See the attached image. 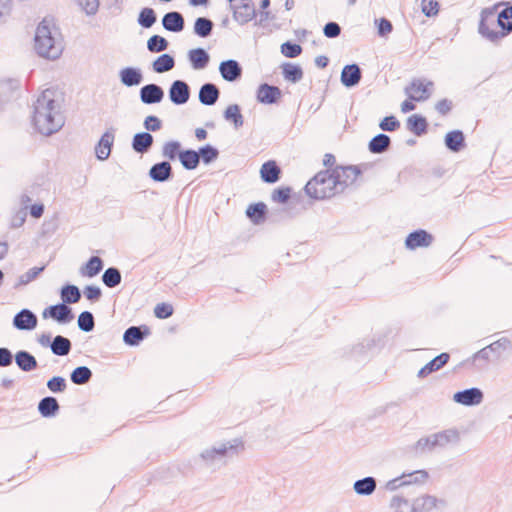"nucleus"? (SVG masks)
<instances>
[{"mask_svg": "<svg viewBox=\"0 0 512 512\" xmlns=\"http://www.w3.org/2000/svg\"><path fill=\"white\" fill-rule=\"evenodd\" d=\"M64 101L65 93L57 87L47 88L37 99L33 123L41 134L50 135L62 126L61 106Z\"/></svg>", "mask_w": 512, "mask_h": 512, "instance_id": "1", "label": "nucleus"}, {"mask_svg": "<svg viewBox=\"0 0 512 512\" xmlns=\"http://www.w3.org/2000/svg\"><path fill=\"white\" fill-rule=\"evenodd\" d=\"M349 170L347 167L336 166L333 169L318 172L305 186L307 195L317 200L333 197L338 192V187L346 185L345 177Z\"/></svg>", "mask_w": 512, "mask_h": 512, "instance_id": "2", "label": "nucleus"}, {"mask_svg": "<svg viewBox=\"0 0 512 512\" xmlns=\"http://www.w3.org/2000/svg\"><path fill=\"white\" fill-rule=\"evenodd\" d=\"M59 32L52 18H44L36 27L34 48L36 52L46 58H56L60 53L58 45Z\"/></svg>", "mask_w": 512, "mask_h": 512, "instance_id": "3", "label": "nucleus"}, {"mask_svg": "<svg viewBox=\"0 0 512 512\" xmlns=\"http://www.w3.org/2000/svg\"><path fill=\"white\" fill-rule=\"evenodd\" d=\"M500 31H502V28L500 27L499 17L496 9H484L481 12L479 32L489 39H497L503 37Z\"/></svg>", "mask_w": 512, "mask_h": 512, "instance_id": "4", "label": "nucleus"}, {"mask_svg": "<svg viewBox=\"0 0 512 512\" xmlns=\"http://www.w3.org/2000/svg\"><path fill=\"white\" fill-rule=\"evenodd\" d=\"M234 19L245 24L255 17V8L252 0H234L232 3Z\"/></svg>", "mask_w": 512, "mask_h": 512, "instance_id": "5", "label": "nucleus"}, {"mask_svg": "<svg viewBox=\"0 0 512 512\" xmlns=\"http://www.w3.org/2000/svg\"><path fill=\"white\" fill-rule=\"evenodd\" d=\"M431 85L432 83L430 82L424 83L422 80H414L406 87L405 93L416 102L424 101L430 96L429 86Z\"/></svg>", "mask_w": 512, "mask_h": 512, "instance_id": "6", "label": "nucleus"}, {"mask_svg": "<svg viewBox=\"0 0 512 512\" xmlns=\"http://www.w3.org/2000/svg\"><path fill=\"white\" fill-rule=\"evenodd\" d=\"M42 316L44 319L52 318L58 322H70L73 319V315L71 314V309L65 304H58L47 307Z\"/></svg>", "mask_w": 512, "mask_h": 512, "instance_id": "7", "label": "nucleus"}, {"mask_svg": "<svg viewBox=\"0 0 512 512\" xmlns=\"http://www.w3.org/2000/svg\"><path fill=\"white\" fill-rule=\"evenodd\" d=\"M433 241V236L425 230H417L410 233L406 240L405 245L408 249L414 250L421 247H428Z\"/></svg>", "mask_w": 512, "mask_h": 512, "instance_id": "8", "label": "nucleus"}, {"mask_svg": "<svg viewBox=\"0 0 512 512\" xmlns=\"http://www.w3.org/2000/svg\"><path fill=\"white\" fill-rule=\"evenodd\" d=\"M281 95V90L278 87L268 84H261L256 93L257 100L263 104L276 103Z\"/></svg>", "mask_w": 512, "mask_h": 512, "instance_id": "9", "label": "nucleus"}, {"mask_svg": "<svg viewBox=\"0 0 512 512\" xmlns=\"http://www.w3.org/2000/svg\"><path fill=\"white\" fill-rule=\"evenodd\" d=\"M169 96L171 101L177 105L186 103L190 96L188 85L180 80L173 82L170 87Z\"/></svg>", "mask_w": 512, "mask_h": 512, "instance_id": "10", "label": "nucleus"}, {"mask_svg": "<svg viewBox=\"0 0 512 512\" xmlns=\"http://www.w3.org/2000/svg\"><path fill=\"white\" fill-rule=\"evenodd\" d=\"M454 400L465 406L479 404L483 399L482 392L477 388L467 389L454 394Z\"/></svg>", "mask_w": 512, "mask_h": 512, "instance_id": "11", "label": "nucleus"}, {"mask_svg": "<svg viewBox=\"0 0 512 512\" xmlns=\"http://www.w3.org/2000/svg\"><path fill=\"white\" fill-rule=\"evenodd\" d=\"M113 141L114 135L110 132H105L101 136L98 144L95 147V153L99 160H106L109 157Z\"/></svg>", "mask_w": 512, "mask_h": 512, "instance_id": "12", "label": "nucleus"}, {"mask_svg": "<svg viewBox=\"0 0 512 512\" xmlns=\"http://www.w3.org/2000/svg\"><path fill=\"white\" fill-rule=\"evenodd\" d=\"M449 359L450 356L448 353H441L430 362H428L424 367H422L418 372V376L422 378L427 377L432 372L442 368L449 361Z\"/></svg>", "mask_w": 512, "mask_h": 512, "instance_id": "13", "label": "nucleus"}, {"mask_svg": "<svg viewBox=\"0 0 512 512\" xmlns=\"http://www.w3.org/2000/svg\"><path fill=\"white\" fill-rule=\"evenodd\" d=\"M14 325L21 330H31L36 327L37 319L32 312L23 310L15 316Z\"/></svg>", "mask_w": 512, "mask_h": 512, "instance_id": "14", "label": "nucleus"}, {"mask_svg": "<svg viewBox=\"0 0 512 512\" xmlns=\"http://www.w3.org/2000/svg\"><path fill=\"white\" fill-rule=\"evenodd\" d=\"M220 73L227 81H234L241 75V68L235 60H227L220 64Z\"/></svg>", "mask_w": 512, "mask_h": 512, "instance_id": "15", "label": "nucleus"}, {"mask_svg": "<svg viewBox=\"0 0 512 512\" xmlns=\"http://www.w3.org/2000/svg\"><path fill=\"white\" fill-rule=\"evenodd\" d=\"M361 78V72L357 65H347L343 68L341 73V81L342 83L347 86L351 87L356 85Z\"/></svg>", "mask_w": 512, "mask_h": 512, "instance_id": "16", "label": "nucleus"}, {"mask_svg": "<svg viewBox=\"0 0 512 512\" xmlns=\"http://www.w3.org/2000/svg\"><path fill=\"white\" fill-rule=\"evenodd\" d=\"M280 168L275 161L264 163L260 169L261 178L267 183H275L279 180Z\"/></svg>", "mask_w": 512, "mask_h": 512, "instance_id": "17", "label": "nucleus"}, {"mask_svg": "<svg viewBox=\"0 0 512 512\" xmlns=\"http://www.w3.org/2000/svg\"><path fill=\"white\" fill-rule=\"evenodd\" d=\"M162 98L163 91L155 84L146 85L141 89V99L144 103H157L161 101Z\"/></svg>", "mask_w": 512, "mask_h": 512, "instance_id": "18", "label": "nucleus"}, {"mask_svg": "<svg viewBox=\"0 0 512 512\" xmlns=\"http://www.w3.org/2000/svg\"><path fill=\"white\" fill-rule=\"evenodd\" d=\"M163 26L165 29L173 32H179L184 27V20L180 13L169 12L163 17Z\"/></svg>", "mask_w": 512, "mask_h": 512, "instance_id": "19", "label": "nucleus"}, {"mask_svg": "<svg viewBox=\"0 0 512 512\" xmlns=\"http://www.w3.org/2000/svg\"><path fill=\"white\" fill-rule=\"evenodd\" d=\"M445 144L450 150L454 152L460 151L465 146V138L463 133L460 130H453L448 132L445 136Z\"/></svg>", "mask_w": 512, "mask_h": 512, "instance_id": "20", "label": "nucleus"}, {"mask_svg": "<svg viewBox=\"0 0 512 512\" xmlns=\"http://www.w3.org/2000/svg\"><path fill=\"white\" fill-rule=\"evenodd\" d=\"M428 127V123L426 119L418 114L411 115L407 119V128L413 134L420 136L426 133Z\"/></svg>", "mask_w": 512, "mask_h": 512, "instance_id": "21", "label": "nucleus"}, {"mask_svg": "<svg viewBox=\"0 0 512 512\" xmlns=\"http://www.w3.org/2000/svg\"><path fill=\"white\" fill-rule=\"evenodd\" d=\"M219 97V91L213 84H205L199 92V100L202 104L213 105Z\"/></svg>", "mask_w": 512, "mask_h": 512, "instance_id": "22", "label": "nucleus"}, {"mask_svg": "<svg viewBox=\"0 0 512 512\" xmlns=\"http://www.w3.org/2000/svg\"><path fill=\"white\" fill-rule=\"evenodd\" d=\"M267 206L262 203H255L248 206L246 215L254 224H260L265 220Z\"/></svg>", "mask_w": 512, "mask_h": 512, "instance_id": "23", "label": "nucleus"}, {"mask_svg": "<svg viewBox=\"0 0 512 512\" xmlns=\"http://www.w3.org/2000/svg\"><path fill=\"white\" fill-rule=\"evenodd\" d=\"M189 60L194 69H203L209 62V55L202 48L193 49L189 52Z\"/></svg>", "mask_w": 512, "mask_h": 512, "instance_id": "24", "label": "nucleus"}, {"mask_svg": "<svg viewBox=\"0 0 512 512\" xmlns=\"http://www.w3.org/2000/svg\"><path fill=\"white\" fill-rule=\"evenodd\" d=\"M103 268L102 260L98 256L91 257L81 268V274L84 277L92 278L96 276Z\"/></svg>", "mask_w": 512, "mask_h": 512, "instance_id": "25", "label": "nucleus"}, {"mask_svg": "<svg viewBox=\"0 0 512 512\" xmlns=\"http://www.w3.org/2000/svg\"><path fill=\"white\" fill-rule=\"evenodd\" d=\"M171 165L168 162L155 164L150 169V176L155 181H165L170 177Z\"/></svg>", "mask_w": 512, "mask_h": 512, "instance_id": "26", "label": "nucleus"}, {"mask_svg": "<svg viewBox=\"0 0 512 512\" xmlns=\"http://www.w3.org/2000/svg\"><path fill=\"white\" fill-rule=\"evenodd\" d=\"M15 360L19 368L23 371H31L37 367L35 357L25 351L18 352L15 356Z\"/></svg>", "mask_w": 512, "mask_h": 512, "instance_id": "27", "label": "nucleus"}, {"mask_svg": "<svg viewBox=\"0 0 512 512\" xmlns=\"http://www.w3.org/2000/svg\"><path fill=\"white\" fill-rule=\"evenodd\" d=\"M153 143V137L149 133H138L133 138V149L136 152L143 153L149 149Z\"/></svg>", "mask_w": 512, "mask_h": 512, "instance_id": "28", "label": "nucleus"}, {"mask_svg": "<svg viewBox=\"0 0 512 512\" xmlns=\"http://www.w3.org/2000/svg\"><path fill=\"white\" fill-rule=\"evenodd\" d=\"M390 142V138L387 135L378 134L371 139L368 147L372 153H382L389 147Z\"/></svg>", "mask_w": 512, "mask_h": 512, "instance_id": "29", "label": "nucleus"}, {"mask_svg": "<svg viewBox=\"0 0 512 512\" xmlns=\"http://www.w3.org/2000/svg\"><path fill=\"white\" fill-rule=\"evenodd\" d=\"M500 27L502 28L503 37L512 31V6L503 9L498 13Z\"/></svg>", "mask_w": 512, "mask_h": 512, "instance_id": "30", "label": "nucleus"}, {"mask_svg": "<svg viewBox=\"0 0 512 512\" xmlns=\"http://www.w3.org/2000/svg\"><path fill=\"white\" fill-rule=\"evenodd\" d=\"M38 409L42 416L48 417L59 409V405L55 398L46 397L40 401Z\"/></svg>", "mask_w": 512, "mask_h": 512, "instance_id": "31", "label": "nucleus"}, {"mask_svg": "<svg viewBox=\"0 0 512 512\" xmlns=\"http://www.w3.org/2000/svg\"><path fill=\"white\" fill-rule=\"evenodd\" d=\"M282 71L284 78L293 83L300 81L301 78L303 77L302 69L295 64H284L282 67Z\"/></svg>", "mask_w": 512, "mask_h": 512, "instance_id": "32", "label": "nucleus"}, {"mask_svg": "<svg viewBox=\"0 0 512 512\" xmlns=\"http://www.w3.org/2000/svg\"><path fill=\"white\" fill-rule=\"evenodd\" d=\"M179 160L186 169L192 170L199 164V154L194 150L182 151Z\"/></svg>", "mask_w": 512, "mask_h": 512, "instance_id": "33", "label": "nucleus"}, {"mask_svg": "<svg viewBox=\"0 0 512 512\" xmlns=\"http://www.w3.org/2000/svg\"><path fill=\"white\" fill-rule=\"evenodd\" d=\"M174 67V59L168 54H162L153 63V69L157 73H163Z\"/></svg>", "mask_w": 512, "mask_h": 512, "instance_id": "34", "label": "nucleus"}, {"mask_svg": "<svg viewBox=\"0 0 512 512\" xmlns=\"http://www.w3.org/2000/svg\"><path fill=\"white\" fill-rule=\"evenodd\" d=\"M71 343L67 338H64L62 336L55 337L54 341L52 342L51 349L54 354L59 356L67 355L70 351Z\"/></svg>", "mask_w": 512, "mask_h": 512, "instance_id": "35", "label": "nucleus"}, {"mask_svg": "<svg viewBox=\"0 0 512 512\" xmlns=\"http://www.w3.org/2000/svg\"><path fill=\"white\" fill-rule=\"evenodd\" d=\"M376 488V482L373 478L367 477L362 480H358L354 484V489L356 493L361 495H369Z\"/></svg>", "mask_w": 512, "mask_h": 512, "instance_id": "36", "label": "nucleus"}, {"mask_svg": "<svg viewBox=\"0 0 512 512\" xmlns=\"http://www.w3.org/2000/svg\"><path fill=\"white\" fill-rule=\"evenodd\" d=\"M121 80L127 86L138 85L141 81V74L133 68H125L121 71Z\"/></svg>", "mask_w": 512, "mask_h": 512, "instance_id": "37", "label": "nucleus"}, {"mask_svg": "<svg viewBox=\"0 0 512 512\" xmlns=\"http://www.w3.org/2000/svg\"><path fill=\"white\" fill-rule=\"evenodd\" d=\"M80 297V291L74 285L64 286L61 290V298L65 303H76Z\"/></svg>", "mask_w": 512, "mask_h": 512, "instance_id": "38", "label": "nucleus"}, {"mask_svg": "<svg viewBox=\"0 0 512 512\" xmlns=\"http://www.w3.org/2000/svg\"><path fill=\"white\" fill-rule=\"evenodd\" d=\"M91 371L85 366L77 367L71 374V380L75 384H85L91 378Z\"/></svg>", "mask_w": 512, "mask_h": 512, "instance_id": "39", "label": "nucleus"}, {"mask_svg": "<svg viewBox=\"0 0 512 512\" xmlns=\"http://www.w3.org/2000/svg\"><path fill=\"white\" fill-rule=\"evenodd\" d=\"M102 279L106 286L112 288L121 282V274L116 268H108L104 272Z\"/></svg>", "mask_w": 512, "mask_h": 512, "instance_id": "40", "label": "nucleus"}, {"mask_svg": "<svg viewBox=\"0 0 512 512\" xmlns=\"http://www.w3.org/2000/svg\"><path fill=\"white\" fill-rule=\"evenodd\" d=\"M437 499L432 496H423L418 499L415 510L420 512H430L437 507Z\"/></svg>", "mask_w": 512, "mask_h": 512, "instance_id": "41", "label": "nucleus"}, {"mask_svg": "<svg viewBox=\"0 0 512 512\" xmlns=\"http://www.w3.org/2000/svg\"><path fill=\"white\" fill-rule=\"evenodd\" d=\"M181 153V145L176 141L167 142L163 146V156L170 160H174L176 157L180 159Z\"/></svg>", "mask_w": 512, "mask_h": 512, "instance_id": "42", "label": "nucleus"}, {"mask_svg": "<svg viewBox=\"0 0 512 512\" xmlns=\"http://www.w3.org/2000/svg\"><path fill=\"white\" fill-rule=\"evenodd\" d=\"M212 22L206 18H198L194 24V31L201 37H206L211 33Z\"/></svg>", "mask_w": 512, "mask_h": 512, "instance_id": "43", "label": "nucleus"}, {"mask_svg": "<svg viewBox=\"0 0 512 512\" xmlns=\"http://www.w3.org/2000/svg\"><path fill=\"white\" fill-rule=\"evenodd\" d=\"M124 341L129 345H137L143 339V333L138 327H130L124 333Z\"/></svg>", "mask_w": 512, "mask_h": 512, "instance_id": "44", "label": "nucleus"}, {"mask_svg": "<svg viewBox=\"0 0 512 512\" xmlns=\"http://www.w3.org/2000/svg\"><path fill=\"white\" fill-rule=\"evenodd\" d=\"M167 46L168 42L166 39L158 35L152 36L147 42V47L151 52H161L165 50Z\"/></svg>", "mask_w": 512, "mask_h": 512, "instance_id": "45", "label": "nucleus"}, {"mask_svg": "<svg viewBox=\"0 0 512 512\" xmlns=\"http://www.w3.org/2000/svg\"><path fill=\"white\" fill-rule=\"evenodd\" d=\"M413 508L407 500L402 498H394L390 505L388 512H412Z\"/></svg>", "mask_w": 512, "mask_h": 512, "instance_id": "46", "label": "nucleus"}, {"mask_svg": "<svg viewBox=\"0 0 512 512\" xmlns=\"http://www.w3.org/2000/svg\"><path fill=\"white\" fill-rule=\"evenodd\" d=\"M225 118L228 121L233 122L236 126L241 125L243 122L240 108L238 105L228 106L225 111Z\"/></svg>", "mask_w": 512, "mask_h": 512, "instance_id": "47", "label": "nucleus"}, {"mask_svg": "<svg viewBox=\"0 0 512 512\" xmlns=\"http://www.w3.org/2000/svg\"><path fill=\"white\" fill-rule=\"evenodd\" d=\"M156 21V16L152 8H144L139 15V23L146 28L151 27Z\"/></svg>", "mask_w": 512, "mask_h": 512, "instance_id": "48", "label": "nucleus"}, {"mask_svg": "<svg viewBox=\"0 0 512 512\" xmlns=\"http://www.w3.org/2000/svg\"><path fill=\"white\" fill-rule=\"evenodd\" d=\"M79 328L83 331L89 332L94 327V319L90 312H82L78 317Z\"/></svg>", "mask_w": 512, "mask_h": 512, "instance_id": "49", "label": "nucleus"}, {"mask_svg": "<svg viewBox=\"0 0 512 512\" xmlns=\"http://www.w3.org/2000/svg\"><path fill=\"white\" fill-rule=\"evenodd\" d=\"M421 9L427 17L436 16L439 12V4L435 0H422Z\"/></svg>", "mask_w": 512, "mask_h": 512, "instance_id": "50", "label": "nucleus"}, {"mask_svg": "<svg viewBox=\"0 0 512 512\" xmlns=\"http://www.w3.org/2000/svg\"><path fill=\"white\" fill-rule=\"evenodd\" d=\"M154 314L159 319H166L173 314V307L168 303H159L154 308Z\"/></svg>", "mask_w": 512, "mask_h": 512, "instance_id": "51", "label": "nucleus"}, {"mask_svg": "<svg viewBox=\"0 0 512 512\" xmlns=\"http://www.w3.org/2000/svg\"><path fill=\"white\" fill-rule=\"evenodd\" d=\"M302 48L298 44L286 42L281 46V52L289 58L297 57L301 54Z\"/></svg>", "mask_w": 512, "mask_h": 512, "instance_id": "52", "label": "nucleus"}, {"mask_svg": "<svg viewBox=\"0 0 512 512\" xmlns=\"http://www.w3.org/2000/svg\"><path fill=\"white\" fill-rule=\"evenodd\" d=\"M384 131H395L400 127V122L394 116L385 117L379 124Z\"/></svg>", "mask_w": 512, "mask_h": 512, "instance_id": "53", "label": "nucleus"}, {"mask_svg": "<svg viewBox=\"0 0 512 512\" xmlns=\"http://www.w3.org/2000/svg\"><path fill=\"white\" fill-rule=\"evenodd\" d=\"M47 387L52 392H62L66 388L65 379L62 377H53L47 382Z\"/></svg>", "mask_w": 512, "mask_h": 512, "instance_id": "54", "label": "nucleus"}, {"mask_svg": "<svg viewBox=\"0 0 512 512\" xmlns=\"http://www.w3.org/2000/svg\"><path fill=\"white\" fill-rule=\"evenodd\" d=\"M199 158L202 157L203 161L209 163L217 158L218 151L212 146H205L198 152Z\"/></svg>", "mask_w": 512, "mask_h": 512, "instance_id": "55", "label": "nucleus"}, {"mask_svg": "<svg viewBox=\"0 0 512 512\" xmlns=\"http://www.w3.org/2000/svg\"><path fill=\"white\" fill-rule=\"evenodd\" d=\"M79 5L85 10L87 14H94L98 10V0H77Z\"/></svg>", "mask_w": 512, "mask_h": 512, "instance_id": "56", "label": "nucleus"}, {"mask_svg": "<svg viewBox=\"0 0 512 512\" xmlns=\"http://www.w3.org/2000/svg\"><path fill=\"white\" fill-rule=\"evenodd\" d=\"M290 197V189L289 188H279L276 189L272 194V199L276 202L284 203Z\"/></svg>", "mask_w": 512, "mask_h": 512, "instance_id": "57", "label": "nucleus"}, {"mask_svg": "<svg viewBox=\"0 0 512 512\" xmlns=\"http://www.w3.org/2000/svg\"><path fill=\"white\" fill-rule=\"evenodd\" d=\"M435 109L440 115L445 116L452 110V102L448 99H442L436 103Z\"/></svg>", "mask_w": 512, "mask_h": 512, "instance_id": "58", "label": "nucleus"}, {"mask_svg": "<svg viewBox=\"0 0 512 512\" xmlns=\"http://www.w3.org/2000/svg\"><path fill=\"white\" fill-rule=\"evenodd\" d=\"M340 26L335 22H330L324 27V34L328 38L337 37L340 34Z\"/></svg>", "mask_w": 512, "mask_h": 512, "instance_id": "59", "label": "nucleus"}, {"mask_svg": "<svg viewBox=\"0 0 512 512\" xmlns=\"http://www.w3.org/2000/svg\"><path fill=\"white\" fill-rule=\"evenodd\" d=\"M145 128L150 131H157L161 127L160 120L155 116H148L144 122Z\"/></svg>", "mask_w": 512, "mask_h": 512, "instance_id": "60", "label": "nucleus"}, {"mask_svg": "<svg viewBox=\"0 0 512 512\" xmlns=\"http://www.w3.org/2000/svg\"><path fill=\"white\" fill-rule=\"evenodd\" d=\"M84 294L89 300H97L101 296V291L96 286H87L84 290Z\"/></svg>", "mask_w": 512, "mask_h": 512, "instance_id": "61", "label": "nucleus"}, {"mask_svg": "<svg viewBox=\"0 0 512 512\" xmlns=\"http://www.w3.org/2000/svg\"><path fill=\"white\" fill-rule=\"evenodd\" d=\"M12 362V355L6 348H0V366H8Z\"/></svg>", "mask_w": 512, "mask_h": 512, "instance_id": "62", "label": "nucleus"}, {"mask_svg": "<svg viewBox=\"0 0 512 512\" xmlns=\"http://www.w3.org/2000/svg\"><path fill=\"white\" fill-rule=\"evenodd\" d=\"M378 29L381 35H386L392 31V24L389 20L382 18L379 21Z\"/></svg>", "mask_w": 512, "mask_h": 512, "instance_id": "63", "label": "nucleus"}, {"mask_svg": "<svg viewBox=\"0 0 512 512\" xmlns=\"http://www.w3.org/2000/svg\"><path fill=\"white\" fill-rule=\"evenodd\" d=\"M44 266L42 267H33L31 268L26 274H25V281L30 282L34 280L43 270Z\"/></svg>", "mask_w": 512, "mask_h": 512, "instance_id": "64", "label": "nucleus"}]
</instances>
